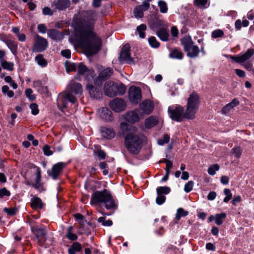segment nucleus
I'll list each match as a JSON object with an SVG mask.
<instances>
[{"instance_id":"obj_1","label":"nucleus","mask_w":254,"mask_h":254,"mask_svg":"<svg viewBox=\"0 0 254 254\" xmlns=\"http://www.w3.org/2000/svg\"><path fill=\"white\" fill-rule=\"evenodd\" d=\"M122 130L126 133L125 145L128 152L133 154H138L143 145L145 137L137 132L136 127L128 125L126 123L121 124Z\"/></svg>"},{"instance_id":"obj_2","label":"nucleus","mask_w":254,"mask_h":254,"mask_svg":"<svg viewBox=\"0 0 254 254\" xmlns=\"http://www.w3.org/2000/svg\"><path fill=\"white\" fill-rule=\"evenodd\" d=\"M80 42L85 55L91 60L95 53V35L93 26H86L82 30Z\"/></svg>"},{"instance_id":"obj_3","label":"nucleus","mask_w":254,"mask_h":254,"mask_svg":"<svg viewBox=\"0 0 254 254\" xmlns=\"http://www.w3.org/2000/svg\"><path fill=\"white\" fill-rule=\"evenodd\" d=\"M78 73L80 74H85L86 82V88L91 97L95 98V78L93 69H88L82 63L78 65Z\"/></svg>"},{"instance_id":"obj_4","label":"nucleus","mask_w":254,"mask_h":254,"mask_svg":"<svg viewBox=\"0 0 254 254\" xmlns=\"http://www.w3.org/2000/svg\"><path fill=\"white\" fill-rule=\"evenodd\" d=\"M104 94L109 97H113L117 95H123L125 93V86L121 84H118L114 81H107L103 87Z\"/></svg>"},{"instance_id":"obj_5","label":"nucleus","mask_w":254,"mask_h":254,"mask_svg":"<svg viewBox=\"0 0 254 254\" xmlns=\"http://www.w3.org/2000/svg\"><path fill=\"white\" fill-rule=\"evenodd\" d=\"M103 202L107 209L115 210L118 208L117 203L113 199L109 191L107 190L96 191V203Z\"/></svg>"},{"instance_id":"obj_6","label":"nucleus","mask_w":254,"mask_h":254,"mask_svg":"<svg viewBox=\"0 0 254 254\" xmlns=\"http://www.w3.org/2000/svg\"><path fill=\"white\" fill-rule=\"evenodd\" d=\"M199 105V96L196 93H192L188 99L186 108V116L193 119L197 112Z\"/></svg>"},{"instance_id":"obj_7","label":"nucleus","mask_w":254,"mask_h":254,"mask_svg":"<svg viewBox=\"0 0 254 254\" xmlns=\"http://www.w3.org/2000/svg\"><path fill=\"white\" fill-rule=\"evenodd\" d=\"M168 114L170 118L177 122H181L184 119H190L186 115V111L184 112L183 107L176 104L169 107Z\"/></svg>"},{"instance_id":"obj_8","label":"nucleus","mask_w":254,"mask_h":254,"mask_svg":"<svg viewBox=\"0 0 254 254\" xmlns=\"http://www.w3.org/2000/svg\"><path fill=\"white\" fill-rule=\"evenodd\" d=\"M183 44L185 51L187 53V56L190 58L196 57L199 53V48L197 46L193 45V42L190 38H185L183 40Z\"/></svg>"},{"instance_id":"obj_9","label":"nucleus","mask_w":254,"mask_h":254,"mask_svg":"<svg viewBox=\"0 0 254 254\" xmlns=\"http://www.w3.org/2000/svg\"><path fill=\"white\" fill-rule=\"evenodd\" d=\"M68 101L75 104L76 102V99L74 96L70 94L62 93L60 94L57 99V104L59 108L62 110L66 108Z\"/></svg>"},{"instance_id":"obj_10","label":"nucleus","mask_w":254,"mask_h":254,"mask_svg":"<svg viewBox=\"0 0 254 254\" xmlns=\"http://www.w3.org/2000/svg\"><path fill=\"white\" fill-rule=\"evenodd\" d=\"M48 47V42L46 39L36 35L35 36V42L33 47V51L41 52L44 51Z\"/></svg>"},{"instance_id":"obj_11","label":"nucleus","mask_w":254,"mask_h":254,"mask_svg":"<svg viewBox=\"0 0 254 254\" xmlns=\"http://www.w3.org/2000/svg\"><path fill=\"white\" fill-rule=\"evenodd\" d=\"M130 47L128 44L125 45L121 52L119 61L121 63L126 62L129 64H134V62L130 55Z\"/></svg>"},{"instance_id":"obj_12","label":"nucleus","mask_w":254,"mask_h":254,"mask_svg":"<svg viewBox=\"0 0 254 254\" xmlns=\"http://www.w3.org/2000/svg\"><path fill=\"white\" fill-rule=\"evenodd\" d=\"M110 106L116 112L119 113L124 111L127 107L125 101L119 98H116L110 102Z\"/></svg>"},{"instance_id":"obj_13","label":"nucleus","mask_w":254,"mask_h":254,"mask_svg":"<svg viewBox=\"0 0 254 254\" xmlns=\"http://www.w3.org/2000/svg\"><path fill=\"white\" fill-rule=\"evenodd\" d=\"M129 98L133 104H137L141 99V91L139 87H131L129 89Z\"/></svg>"},{"instance_id":"obj_14","label":"nucleus","mask_w":254,"mask_h":254,"mask_svg":"<svg viewBox=\"0 0 254 254\" xmlns=\"http://www.w3.org/2000/svg\"><path fill=\"white\" fill-rule=\"evenodd\" d=\"M32 231L35 234L39 244L42 245L46 241V231L45 227H39L37 226L31 228Z\"/></svg>"},{"instance_id":"obj_15","label":"nucleus","mask_w":254,"mask_h":254,"mask_svg":"<svg viewBox=\"0 0 254 254\" xmlns=\"http://www.w3.org/2000/svg\"><path fill=\"white\" fill-rule=\"evenodd\" d=\"M254 50L253 49H249L244 54L239 56H230V59L235 62L241 63L249 60L254 54Z\"/></svg>"},{"instance_id":"obj_16","label":"nucleus","mask_w":254,"mask_h":254,"mask_svg":"<svg viewBox=\"0 0 254 254\" xmlns=\"http://www.w3.org/2000/svg\"><path fill=\"white\" fill-rule=\"evenodd\" d=\"M140 109L141 116L149 114L153 109V103L149 100L144 101L140 105Z\"/></svg>"},{"instance_id":"obj_17","label":"nucleus","mask_w":254,"mask_h":254,"mask_svg":"<svg viewBox=\"0 0 254 254\" xmlns=\"http://www.w3.org/2000/svg\"><path fill=\"white\" fill-rule=\"evenodd\" d=\"M69 0H57L52 3V7L59 10H63L69 7Z\"/></svg>"},{"instance_id":"obj_18","label":"nucleus","mask_w":254,"mask_h":254,"mask_svg":"<svg viewBox=\"0 0 254 254\" xmlns=\"http://www.w3.org/2000/svg\"><path fill=\"white\" fill-rule=\"evenodd\" d=\"M65 166V164L63 162H60L54 165L52 167L51 172L49 173V175L54 179H56L60 174Z\"/></svg>"},{"instance_id":"obj_19","label":"nucleus","mask_w":254,"mask_h":254,"mask_svg":"<svg viewBox=\"0 0 254 254\" xmlns=\"http://www.w3.org/2000/svg\"><path fill=\"white\" fill-rule=\"evenodd\" d=\"M138 112H139V111L137 110L128 112L126 114L125 120L128 122L132 124L138 122L140 118Z\"/></svg>"},{"instance_id":"obj_20","label":"nucleus","mask_w":254,"mask_h":254,"mask_svg":"<svg viewBox=\"0 0 254 254\" xmlns=\"http://www.w3.org/2000/svg\"><path fill=\"white\" fill-rule=\"evenodd\" d=\"M113 74V70L110 68H105L100 69L99 75L96 78V84L100 80H105L109 78Z\"/></svg>"},{"instance_id":"obj_21","label":"nucleus","mask_w":254,"mask_h":254,"mask_svg":"<svg viewBox=\"0 0 254 254\" xmlns=\"http://www.w3.org/2000/svg\"><path fill=\"white\" fill-rule=\"evenodd\" d=\"M100 133L103 138L109 139L114 138L115 135V132L113 129L106 127H101L100 128Z\"/></svg>"},{"instance_id":"obj_22","label":"nucleus","mask_w":254,"mask_h":254,"mask_svg":"<svg viewBox=\"0 0 254 254\" xmlns=\"http://www.w3.org/2000/svg\"><path fill=\"white\" fill-rule=\"evenodd\" d=\"M36 178L34 182L32 183V186L36 189L40 190H43V185L41 183V174L40 169L38 167L36 169Z\"/></svg>"},{"instance_id":"obj_23","label":"nucleus","mask_w":254,"mask_h":254,"mask_svg":"<svg viewBox=\"0 0 254 254\" xmlns=\"http://www.w3.org/2000/svg\"><path fill=\"white\" fill-rule=\"evenodd\" d=\"M239 104V101L236 99H234L230 103L223 107L222 110V113L224 114H226Z\"/></svg>"},{"instance_id":"obj_24","label":"nucleus","mask_w":254,"mask_h":254,"mask_svg":"<svg viewBox=\"0 0 254 254\" xmlns=\"http://www.w3.org/2000/svg\"><path fill=\"white\" fill-rule=\"evenodd\" d=\"M107 49L104 46V45L101 38L96 37V54L99 52L103 56H106Z\"/></svg>"},{"instance_id":"obj_25","label":"nucleus","mask_w":254,"mask_h":254,"mask_svg":"<svg viewBox=\"0 0 254 254\" xmlns=\"http://www.w3.org/2000/svg\"><path fill=\"white\" fill-rule=\"evenodd\" d=\"M48 36L55 40H60L63 38L64 35L56 29H52L48 32Z\"/></svg>"},{"instance_id":"obj_26","label":"nucleus","mask_w":254,"mask_h":254,"mask_svg":"<svg viewBox=\"0 0 254 254\" xmlns=\"http://www.w3.org/2000/svg\"><path fill=\"white\" fill-rule=\"evenodd\" d=\"M31 206L33 209H40L43 207V203L41 199L34 196L31 200Z\"/></svg>"},{"instance_id":"obj_27","label":"nucleus","mask_w":254,"mask_h":254,"mask_svg":"<svg viewBox=\"0 0 254 254\" xmlns=\"http://www.w3.org/2000/svg\"><path fill=\"white\" fill-rule=\"evenodd\" d=\"M71 92L72 94H74L76 95H81L82 93V87L81 84L78 83H73L71 86Z\"/></svg>"},{"instance_id":"obj_28","label":"nucleus","mask_w":254,"mask_h":254,"mask_svg":"<svg viewBox=\"0 0 254 254\" xmlns=\"http://www.w3.org/2000/svg\"><path fill=\"white\" fill-rule=\"evenodd\" d=\"M157 36L159 38L164 41H166L168 39L169 33L165 28H161L156 32Z\"/></svg>"},{"instance_id":"obj_29","label":"nucleus","mask_w":254,"mask_h":254,"mask_svg":"<svg viewBox=\"0 0 254 254\" xmlns=\"http://www.w3.org/2000/svg\"><path fill=\"white\" fill-rule=\"evenodd\" d=\"M158 123L157 119L154 117H150L145 121V126L147 128H150L155 126Z\"/></svg>"},{"instance_id":"obj_30","label":"nucleus","mask_w":254,"mask_h":254,"mask_svg":"<svg viewBox=\"0 0 254 254\" xmlns=\"http://www.w3.org/2000/svg\"><path fill=\"white\" fill-rule=\"evenodd\" d=\"M101 116L103 119L106 120H111L112 119L111 111L106 108H102Z\"/></svg>"},{"instance_id":"obj_31","label":"nucleus","mask_w":254,"mask_h":254,"mask_svg":"<svg viewBox=\"0 0 254 254\" xmlns=\"http://www.w3.org/2000/svg\"><path fill=\"white\" fill-rule=\"evenodd\" d=\"M1 65L4 69L12 71L14 68V64L12 63L6 62L4 60H0Z\"/></svg>"},{"instance_id":"obj_32","label":"nucleus","mask_w":254,"mask_h":254,"mask_svg":"<svg viewBox=\"0 0 254 254\" xmlns=\"http://www.w3.org/2000/svg\"><path fill=\"white\" fill-rule=\"evenodd\" d=\"M170 58L181 60L183 57V54L178 49H174L169 55Z\"/></svg>"},{"instance_id":"obj_33","label":"nucleus","mask_w":254,"mask_h":254,"mask_svg":"<svg viewBox=\"0 0 254 254\" xmlns=\"http://www.w3.org/2000/svg\"><path fill=\"white\" fill-rule=\"evenodd\" d=\"M226 217V214L225 213L217 214L215 215V223L217 225H221Z\"/></svg>"},{"instance_id":"obj_34","label":"nucleus","mask_w":254,"mask_h":254,"mask_svg":"<svg viewBox=\"0 0 254 254\" xmlns=\"http://www.w3.org/2000/svg\"><path fill=\"white\" fill-rule=\"evenodd\" d=\"M146 26L144 24H140L137 27L136 30L138 33L139 37L141 38H144L145 37V34L144 31L146 30Z\"/></svg>"},{"instance_id":"obj_35","label":"nucleus","mask_w":254,"mask_h":254,"mask_svg":"<svg viewBox=\"0 0 254 254\" xmlns=\"http://www.w3.org/2000/svg\"><path fill=\"white\" fill-rule=\"evenodd\" d=\"M157 194H168L170 191V189L168 187H160L156 189Z\"/></svg>"},{"instance_id":"obj_36","label":"nucleus","mask_w":254,"mask_h":254,"mask_svg":"<svg viewBox=\"0 0 254 254\" xmlns=\"http://www.w3.org/2000/svg\"><path fill=\"white\" fill-rule=\"evenodd\" d=\"M160 11L162 13H166L168 11V6L166 2L163 0H160L158 2Z\"/></svg>"},{"instance_id":"obj_37","label":"nucleus","mask_w":254,"mask_h":254,"mask_svg":"<svg viewBox=\"0 0 254 254\" xmlns=\"http://www.w3.org/2000/svg\"><path fill=\"white\" fill-rule=\"evenodd\" d=\"M35 60L37 62L38 64L41 66H45L47 64L46 61L41 54H39L36 57Z\"/></svg>"},{"instance_id":"obj_38","label":"nucleus","mask_w":254,"mask_h":254,"mask_svg":"<svg viewBox=\"0 0 254 254\" xmlns=\"http://www.w3.org/2000/svg\"><path fill=\"white\" fill-rule=\"evenodd\" d=\"M98 222L99 223H101V224L104 226H111L113 224L112 221L111 220H106L105 217H99L98 220Z\"/></svg>"},{"instance_id":"obj_39","label":"nucleus","mask_w":254,"mask_h":254,"mask_svg":"<svg viewBox=\"0 0 254 254\" xmlns=\"http://www.w3.org/2000/svg\"><path fill=\"white\" fill-rule=\"evenodd\" d=\"M1 90L3 94H6L7 96L9 98L13 97L14 95V92L10 90L9 87L6 85L3 86L1 88Z\"/></svg>"},{"instance_id":"obj_40","label":"nucleus","mask_w":254,"mask_h":254,"mask_svg":"<svg viewBox=\"0 0 254 254\" xmlns=\"http://www.w3.org/2000/svg\"><path fill=\"white\" fill-rule=\"evenodd\" d=\"M188 214V212L184 210L183 208H180L177 209L176 215V219L179 220L182 217H185Z\"/></svg>"},{"instance_id":"obj_41","label":"nucleus","mask_w":254,"mask_h":254,"mask_svg":"<svg viewBox=\"0 0 254 254\" xmlns=\"http://www.w3.org/2000/svg\"><path fill=\"white\" fill-rule=\"evenodd\" d=\"M72 230L73 227L72 226H70L68 228L66 237L69 240H75L77 239V236L76 235L72 233Z\"/></svg>"},{"instance_id":"obj_42","label":"nucleus","mask_w":254,"mask_h":254,"mask_svg":"<svg viewBox=\"0 0 254 254\" xmlns=\"http://www.w3.org/2000/svg\"><path fill=\"white\" fill-rule=\"evenodd\" d=\"M66 70L67 72L75 71L76 69V65L74 63L66 62L65 63Z\"/></svg>"},{"instance_id":"obj_43","label":"nucleus","mask_w":254,"mask_h":254,"mask_svg":"<svg viewBox=\"0 0 254 254\" xmlns=\"http://www.w3.org/2000/svg\"><path fill=\"white\" fill-rule=\"evenodd\" d=\"M99 168L101 170H103V174L104 175H107L108 173V170L107 169L108 168V165L106 162H101L99 164Z\"/></svg>"},{"instance_id":"obj_44","label":"nucleus","mask_w":254,"mask_h":254,"mask_svg":"<svg viewBox=\"0 0 254 254\" xmlns=\"http://www.w3.org/2000/svg\"><path fill=\"white\" fill-rule=\"evenodd\" d=\"M148 42L150 46L153 48H158L159 46V42L154 37H150L148 39Z\"/></svg>"},{"instance_id":"obj_45","label":"nucleus","mask_w":254,"mask_h":254,"mask_svg":"<svg viewBox=\"0 0 254 254\" xmlns=\"http://www.w3.org/2000/svg\"><path fill=\"white\" fill-rule=\"evenodd\" d=\"M224 32L221 29H217L212 32L211 36L213 38L222 37L224 36Z\"/></svg>"},{"instance_id":"obj_46","label":"nucleus","mask_w":254,"mask_h":254,"mask_svg":"<svg viewBox=\"0 0 254 254\" xmlns=\"http://www.w3.org/2000/svg\"><path fill=\"white\" fill-rule=\"evenodd\" d=\"M231 152L237 158H240L242 152V149L240 147L237 146L232 149Z\"/></svg>"},{"instance_id":"obj_47","label":"nucleus","mask_w":254,"mask_h":254,"mask_svg":"<svg viewBox=\"0 0 254 254\" xmlns=\"http://www.w3.org/2000/svg\"><path fill=\"white\" fill-rule=\"evenodd\" d=\"M224 193L225 195H226V197L224 198V202H227L228 201H229L232 196V193L231 192V191L228 189H225L224 190Z\"/></svg>"},{"instance_id":"obj_48","label":"nucleus","mask_w":254,"mask_h":254,"mask_svg":"<svg viewBox=\"0 0 254 254\" xmlns=\"http://www.w3.org/2000/svg\"><path fill=\"white\" fill-rule=\"evenodd\" d=\"M194 183L192 181H189L184 187V191L186 192H190L193 187Z\"/></svg>"},{"instance_id":"obj_49","label":"nucleus","mask_w":254,"mask_h":254,"mask_svg":"<svg viewBox=\"0 0 254 254\" xmlns=\"http://www.w3.org/2000/svg\"><path fill=\"white\" fill-rule=\"evenodd\" d=\"M219 169V166L217 165H214L210 166L208 169V173L210 175H214L215 174L216 171Z\"/></svg>"},{"instance_id":"obj_50","label":"nucleus","mask_w":254,"mask_h":254,"mask_svg":"<svg viewBox=\"0 0 254 254\" xmlns=\"http://www.w3.org/2000/svg\"><path fill=\"white\" fill-rule=\"evenodd\" d=\"M134 15L136 18H141L143 16V13L139 7L136 6L134 10Z\"/></svg>"},{"instance_id":"obj_51","label":"nucleus","mask_w":254,"mask_h":254,"mask_svg":"<svg viewBox=\"0 0 254 254\" xmlns=\"http://www.w3.org/2000/svg\"><path fill=\"white\" fill-rule=\"evenodd\" d=\"M170 140V137L167 134H165L163 136V137L162 139H159L158 140V143L160 145H162L165 143H167Z\"/></svg>"},{"instance_id":"obj_52","label":"nucleus","mask_w":254,"mask_h":254,"mask_svg":"<svg viewBox=\"0 0 254 254\" xmlns=\"http://www.w3.org/2000/svg\"><path fill=\"white\" fill-rule=\"evenodd\" d=\"M30 108L31 110V113L34 115H36L39 113L38 105L36 104L32 103L30 105Z\"/></svg>"},{"instance_id":"obj_53","label":"nucleus","mask_w":254,"mask_h":254,"mask_svg":"<svg viewBox=\"0 0 254 254\" xmlns=\"http://www.w3.org/2000/svg\"><path fill=\"white\" fill-rule=\"evenodd\" d=\"M164 25L163 21L161 20H156L153 24L150 25L151 28L153 30H156L157 27L159 26H162Z\"/></svg>"},{"instance_id":"obj_54","label":"nucleus","mask_w":254,"mask_h":254,"mask_svg":"<svg viewBox=\"0 0 254 254\" xmlns=\"http://www.w3.org/2000/svg\"><path fill=\"white\" fill-rule=\"evenodd\" d=\"M10 195V191L7 190L5 188L0 189V198H2L5 196H9Z\"/></svg>"},{"instance_id":"obj_55","label":"nucleus","mask_w":254,"mask_h":254,"mask_svg":"<svg viewBox=\"0 0 254 254\" xmlns=\"http://www.w3.org/2000/svg\"><path fill=\"white\" fill-rule=\"evenodd\" d=\"M96 155L101 159H104L106 157V153L105 152L101 149H99L98 147L96 146Z\"/></svg>"},{"instance_id":"obj_56","label":"nucleus","mask_w":254,"mask_h":254,"mask_svg":"<svg viewBox=\"0 0 254 254\" xmlns=\"http://www.w3.org/2000/svg\"><path fill=\"white\" fill-rule=\"evenodd\" d=\"M161 162H164L166 163V172H168L170 173V169L172 167V163L169 160L164 159Z\"/></svg>"},{"instance_id":"obj_57","label":"nucleus","mask_w":254,"mask_h":254,"mask_svg":"<svg viewBox=\"0 0 254 254\" xmlns=\"http://www.w3.org/2000/svg\"><path fill=\"white\" fill-rule=\"evenodd\" d=\"M157 195L158 196L156 197V202L158 205H161L165 202L166 197L163 195Z\"/></svg>"},{"instance_id":"obj_58","label":"nucleus","mask_w":254,"mask_h":254,"mask_svg":"<svg viewBox=\"0 0 254 254\" xmlns=\"http://www.w3.org/2000/svg\"><path fill=\"white\" fill-rule=\"evenodd\" d=\"M207 2V0H194L195 4L200 7H204Z\"/></svg>"},{"instance_id":"obj_59","label":"nucleus","mask_w":254,"mask_h":254,"mask_svg":"<svg viewBox=\"0 0 254 254\" xmlns=\"http://www.w3.org/2000/svg\"><path fill=\"white\" fill-rule=\"evenodd\" d=\"M32 90L31 89H27L25 91V94L27 96L30 100H33L35 99V97L32 94Z\"/></svg>"},{"instance_id":"obj_60","label":"nucleus","mask_w":254,"mask_h":254,"mask_svg":"<svg viewBox=\"0 0 254 254\" xmlns=\"http://www.w3.org/2000/svg\"><path fill=\"white\" fill-rule=\"evenodd\" d=\"M4 211L10 215H13L15 214L16 209L14 208H4L3 209Z\"/></svg>"},{"instance_id":"obj_61","label":"nucleus","mask_w":254,"mask_h":254,"mask_svg":"<svg viewBox=\"0 0 254 254\" xmlns=\"http://www.w3.org/2000/svg\"><path fill=\"white\" fill-rule=\"evenodd\" d=\"M43 149L44 154L46 156H50L53 154V152L50 150V148L48 145L44 146Z\"/></svg>"},{"instance_id":"obj_62","label":"nucleus","mask_w":254,"mask_h":254,"mask_svg":"<svg viewBox=\"0 0 254 254\" xmlns=\"http://www.w3.org/2000/svg\"><path fill=\"white\" fill-rule=\"evenodd\" d=\"M71 247L76 252H79L81 249V246L78 243H74Z\"/></svg>"},{"instance_id":"obj_63","label":"nucleus","mask_w":254,"mask_h":254,"mask_svg":"<svg viewBox=\"0 0 254 254\" xmlns=\"http://www.w3.org/2000/svg\"><path fill=\"white\" fill-rule=\"evenodd\" d=\"M61 54L63 57L66 58H70L71 56V52L69 50L66 49L61 52Z\"/></svg>"},{"instance_id":"obj_64","label":"nucleus","mask_w":254,"mask_h":254,"mask_svg":"<svg viewBox=\"0 0 254 254\" xmlns=\"http://www.w3.org/2000/svg\"><path fill=\"white\" fill-rule=\"evenodd\" d=\"M43 13L44 15H52L53 14V12L52 11L50 8L48 7H45L43 9Z\"/></svg>"}]
</instances>
